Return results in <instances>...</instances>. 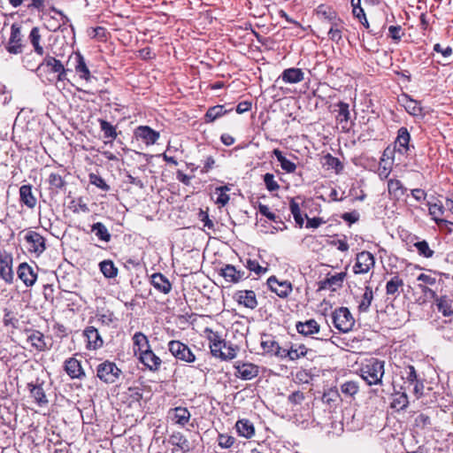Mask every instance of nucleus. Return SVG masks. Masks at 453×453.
<instances>
[{"label": "nucleus", "mask_w": 453, "mask_h": 453, "mask_svg": "<svg viewBox=\"0 0 453 453\" xmlns=\"http://www.w3.org/2000/svg\"><path fill=\"white\" fill-rule=\"evenodd\" d=\"M296 327L299 334H302L305 336H311L319 333V325L315 319H309L305 322H298Z\"/></svg>", "instance_id": "obj_23"}, {"label": "nucleus", "mask_w": 453, "mask_h": 453, "mask_svg": "<svg viewBox=\"0 0 453 453\" xmlns=\"http://www.w3.org/2000/svg\"><path fill=\"white\" fill-rule=\"evenodd\" d=\"M89 180L93 185L98 187L102 190L108 191L110 189L109 185L106 184L104 180L96 174H90Z\"/></svg>", "instance_id": "obj_58"}, {"label": "nucleus", "mask_w": 453, "mask_h": 453, "mask_svg": "<svg viewBox=\"0 0 453 453\" xmlns=\"http://www.w3.org/2000/svg\"><path fill=\"white\" fill-rule=\"evenodd\" d=\"M239 435L244 438H251L255 434L253 424L248 419L238 420L235 424Z\"/></svg>", "instance_id": "obj_28"}, {"label": "nucleus", "mask_w": 453, "mask_h": 453, "mask_svg": "<svg viewBox=\"0 0 453 453\" xmlns=\"http://www.w3.org/2000/svg\"><path fill=\"white\" fill-rule=\"evenodd\" d=\"M413 246L417 249L419 256H422L426 258H430L434 256V250L429 247V244L426 241H417L413 243Z\"/></svg>", "instance_id": "obj_40"}, {"label": "nucleus", "mask_w": 453, "mask_h": 453, "mask_svg": "<svg viewBox=\"0 0 453 453\" xmlns=\"http://www.w3.org/2000/svg\"><path fill=\"white\" fill-rule=\"evenodd\" d=\"M225 113L224 107L222 105H216L213 107H211L206 114H205V120L206 122H212L216 119L221 117Z\"/></svg>", "instance_id": "obj_49"}, {"label": "nucleus", "mask_w": 453, "mask_h": 453, "mask_svg": "<svg viewBox=\"0 0 453 453\" xmlns=\"http://www.w3.org/2000/svg\"><path fill=\"white\" fill-rule=\"evenodd\" d=\"M373 300L372 289L370 286H366L365 292L361 296V300L358 304V311L360 312H367Z\"/></svg>", "instance_id": "obj_33"}, {"label": "nucleus", "mask_w": 453, "mask_h": 453, "mask_svg": "<svg viewBox=\"0 0 453 453\" xmlns=\"http://www.w3.org/2000/svg\"><path fill=\"white\" fill-rule=\"evenodd\" d=\"M342 28H343L342 21L340 19H338L337 20H334L331 23V27L328 31L329 38L332 41L338 42L340 40H342Z\"/></svg>", "instance_id": "obj_36"}, {"label": "nucleus", "mask_w": 453, "mask_h": 453, "mask_svg": "<svg viewBox=\"0 0 453 453\" xmlns=\"http://www.w3.org/2000/svg\"><path fill=\"white\" fill-rule=\"evenodd\" d=\"M359 391L358 383L353 380H349L341 385V392L345 396L354 397Z\"/></svg>", "instance_id": "obj_39"}, {"label": "nucleus", "mask_w": 453, "mask_h": 453, "mask_svg": "<svg viewBox=\"0 0 453 453\" xmlns=\"http://www.w3.org/2000/svg\"><path fill=\"white\" fill-rule=\"evenodd\" d=\"M403 286V281L399 276H394L386 284V293L388 296H393L398 292L399 288Z\"/></svg>", "instance_id": "obj_41"}, {"label": "nucleus", "mask_w": 453, "mask_h": 453, "mask_svg": "<svg viewBox=\"0 0 453 453\" xmlns=\"http://www.w3.org/2000/svg\"><path fill=\"white\" fill-rule=\"evenodd\" d=\"M333 322L334 326L342 332H349L354 325L353 317L346 307H341L333 313Z\"/></svg>", "instance_id": "obj_6"}, {"label": "nucleus", "mask_w": 453, "mask_h": 453, "mask_svg": "<svg viewBox=\"0 0 453 453\" xmlns=\"http://www.w3.org/2000/svg\"><path fill=\"white\" fill-rule=\"evenodd\" d=\"M428 211L429 214L432 216L433 219L436 222H442L443 219H441L440 217L444 213V206L441 203H428Z\"/></svg>", "instance_id": "obj_44"}, {"label": "nucleus", "mask_w": 453, "mask_h": 453, "mask_svg": "<svg viewBox=\"0 0 453 453\" xmlns=\"http://www.w3.org/2000/svg\"><path fill=\"white\" fill-rule=\"evenodd\" d=\"M436 305L438 311L445 317L453 315V301L448 296H441L436 298Z\"/></svg>", "instance_id": "obj_32"}, {"label": "nucleus", "mask_w": 453, "mask_h": 453, "mask_svg": "<svg viewBox=\"0 0 453 453\" xmlns=\"http://www.w3.org/2000/svg\"><path fill=\"white\" fill-rule=\"evenodd\" d=\"M27 250L39 257L46 249L45 239L37 232L28 231L25 235Z\"/></svg>", "instance_id": "obj_7"}, {"label": "nucleus", "mask_w": 453, "mask_h": 453, "mask_svg": "<svg viewBox=\"0 0 453 453\" xmlns=\"http://www.w3.org/2000/svg\"><path fill=\"white\" fill-rule=\"evenodd\" d=\"M402 377L406 380L405 383L413 384L416 380H418L415 368L412 365H409L405 368Z\"/></svg>", "instance_id": "obj_56"}, {"label": "nucleus", "mask_w": 453, "mask_h": 453, "mask_svg": "<svg viewBox=\"0 0 453 453\" xmlns=\"http://www.w3.org/2000/svg\"><path fill=\"white\" fill-rule=\"evenodd\" d=\"M24 35L20 25L13 23L11 27V33L6 43V50L12 55L21 54L24 50Z\"/></svg>", "instance_id": "obj_3"}, {"label": "nucleus", "mask_w": 453, "mask_h": 453, "mask_svg": "<svg viewBox=\"0 0 453 453\" xmlns=\"http://www.w3.org/2000/svg\"><path fill=\"white\" fill-rule=\"evenodd\" d=\"M100 271L106 278H114L118 274V268L111 260H104L99 264Z\"/></svg>", "instance_id": "obj_37"}, {"label": "nucleus", "mask_w": 453, "mask_h": 453, "mask_svg": "<svg viewBox=\"0 0 453 453\" xmlns=\"http://www.w3.org/2000/svg\"><path fill=\"white\" fill-rule=\"evenodd\" d=\"M323 165L328 170H334L336 173H339L343 168L342 162L337 157L332 156L331 154H326L324 157Z\"/></svg>", "instance_id": "obj_38"}, {"label": "nucleus", "mask_w": 453, "mask_h": 453, "mask_svg": "<svg viewBox=\"0 0 453 453\" xmlns=\"http://www.w3.org/2000/svg\"><path fill=\"white\" fill-rule=\"evenodd\" d=\"M75 72L79 75V77L86 81H90L92 79V75L90 71L85 62L83 56L81 53L75 54Z\"/></svg>", "instance_id": "obj_21"}, {"label": "nucleus", "mask_w": 453, "mask_h": 453, "mask_svg": "<svg viewBox=\"0 0 453 453\" xmlns=\"http://www.w3.org/2000/svg\"><path fill=\"white\" fill-rule=\"evenodd\" d=\"M339 111L337 115V120L339 123L347 124L349 119V104L346 103H339L338 104Z\"/></svg>", "instance_id": "obj_50"}, {"label": "nucleus", "mask_w": 453, "mask_h": 453, "mask_svg": "<svg viewBox=\"0 0 453 453\" xmlns=\"http://www.w3.org/2000/svg\"><path fill=\"white\" fill-rule=\"evenodd\" d=\"M219 274L229 283H238L245 278V273L236 270L232 265H226L222 267Z\"/></svg>", "instance_id": "obj_13"}, {"label": "nucleus", "mask_w": 453, "mask_h": 453, "mask_svg": "<svg viewBox=\"0 0 453 453\" xmlns=\"http://www.w3.org/2000/svg\"><path fill=\"white\" fill-rule=\"evenodd\" d=\"M171 418L176 424L184 426L190 419L191 414L185 407H176L170 411Z\"/></svg>", "instance_id": "obj_22"}, {"label": "nucleus", "mask_w": 453, "mask_h": 453, "mask_svg": "<svg viewBox=\"0 0 453 453\" xmlns=\"http://www.w3.org/2000/svg\"><path fill=\"white\" fill-rule=\"evenodd\" d=\"M45 65L46 66L50 67L51 72L57 73L63 71V64L60 62V60L55 58L51 56H46L43 62L42 63V65Z\"/></svg>", "instance_id": "obj_46"}, {"label": "nucleus", "mask_w": 453, "mask_h": 453, "mask_svg": "<svg viewBox=\"0 0 453 453\" xmlns=\"http://www.w3.org/2000/svg\"><path fill=\"white\" fill-rule=\"evenodd\" d=\"M280 78L285 83L295 84L303 81L304 73L301 69L292 67L285 69Z\"/></svg>", "instance_id": "obj_20"}, {"label": "nucleus", "mask_w": 453, "mask_h": 453, "mask_svg": "<svg viewBox=\"0 0 453 453\" xmlns=\"http://www.w3.org/2000/svg\"><path fill=\"white\" fill-rule=\"evenodd\" d=\"M297 199L301 198H291L289 207L291 213L293 214V217L295 219V221L296 222V224L302 226L303 225L304 220L303 218L302 217L299 203L296 201Z\"/></svg>", "instance_id": "obj_42"}, {"label": "nucleus", "mask_w": 453, "mask_h": 453, "mask_svg": "<svg viewBox=\"0 0 453 453\" xmlns=\"http://www.w3.org/2000/svg\"><path fill=\"white\" fill-rule=\"evenodd\" d=\"M246 267L250 271L255 272L257 275L266 272V269L262 267L257 260L248 259Z\"/></svg>", "instance_id": "obj_60"}, {"label": "nucleus", "mask_w": 453, "mask_h": 453, "mask_svg": "<svg viewBox=\"0 0 453 453\" xmlns=\"http://www.w3.org/2000/svg\"><path fill=\"white\" fill-rule=\"evenodd\" d=\"M169 443L183 451H188L190 449L189 441L180 432L173 433L169 437Z\"/></svg>", "instance_id": "obj_29"}, {"label": "nucleus", "mask_w": 453, "mask_h": 453, "mask_svg": "<svg viewBox=\"0 0 453 453\" xmlns=\"http://www.w3.org/2000/svg\"><path fill=\"white\" fill-rule=\"evenodd\" d=\"M135 134L147 145L154 144L159 138V133L147 126H141L136 129Z\"/></svg>", "instance_id": "obj_16"}, {"label": "nucleus", "mask_w": 453, "mask_h": 453, "mask_svg": "<svg viewBox=\"0 0 453 453\" xmlns=\"http://www.w3.org/2000/svg\"><path fill=\"white\" fill-rule=\"evenodd\" d=\"M151 284L157 290L165 295L172 290V284L169 280L159 273L152 274Z\"/></svg>", "instance_id": "obj_19"}, {"label": "nucleus", "mask_w": 453, "mask_h": 453, "mask_svg": "<svg viewBox=\"0 0 453 453\" xmlns=\"http://www.w3.org/2000/svg\"><path fill=\"white\" fill-rule=\"evenodd\" d=\"M134 344V353L139 352V355L144 350L150 349L149 341L147 337L142 333H135L133 337Z\"/></svg>", "instance_id": "obj_34"}, {"label": "nucleus", "mask_w": 453, "mask_h": 453, "mask_svg": "<svg viewBox=\"0 0 453 453\" xmlns=\"http://www.w3.org/2000/svg\"><path fill=\"white\" fill-rule=\"evenodd\" d=\"M237 302L250 309H255L257 305L256 295L252 290H240L235 294Z\"/></svg>", "instance_id": "obj_18"}, {"label": "nucleus", "mask_w": 453, "mask_h": 453, "mask_svg": "<svg viewBox=\"0 0 453 453\" xmlns=\"http://www.w3.org/2000/svg\"><path fill=\"white\" fill-rule=\"evenodd\" d=\"M229 190V188L226 186H222L216 188V193L218 194V197L216 200V203L220 206H225L229 201V196L226 193Z\"/></svg>", "instance_id": "obj_52"}, {"label": "nucleus", "mask_w": 453, "mask_h": 453, "mask_svg": "<svg viewBox=\"0 0 453 453\" xmlns=\"http://www.w3.org/2000/svg\"><path fill=\"white\" fill-rule=\"evenodd\" d=\"M307 353V349L304 345H292L289 350H288L287 355L289 357L291 360H296L300 358L301 357H304Z\"/></svg>", "instance_id": "obj_47"}, {"label": "nucleus", "mask_w": 453, "mask_h": 453, "mask_svg": "<svg viewBox=\"0 0 453 453\" xmlns=\"http://www.w3.org/2000/svg\"><path fill=\"white\" fill-rule=\"evenodd\" d=\"M17 273L27 287H32L36 281V273L27 263H22L19 265Z\"/></svg>", "instance_id": "obj_10"}, {"label": "nucleus", "mask_w": 453, "mask_h": 453, "mask_svg": "<svg viewBox=\"0 0 453 453\" xmlns=\"http://www.w3.org/2000/svg\"><path fill=\"white\" fill-rule=\"evenodd\" d=\"M388 190L389 196L394 199H400L406 192V188L396 179H390L388 181Z\"/></svg>", "instance_id": "obj_25"}, {"label": "nucleus", "mask_w": 453, "mask_h": 453, "mask_svg": "<svg viewBox=\"0 0 453 453\" xmlns=\"http://www.w3.org/2000/svg\"><path fill=\"white\" fill-rule=\"evenodd\" d=\"M261 346H262L264 351H265L267 353L274 354L276 356H279V355L282 356L280 353V347L275 341H273L272 339L262 341Z\"/></svg>", "instance_id": "obj_48"}, {"label": "nucleus", "mask_w": 453, "mask_h": 453, "mask_svg": "<svg viewBox=\"0 0 453 453\" xmlns=\"http://www.w3.org/2000/svg\"><path fill=\"white\" fill-rule=\"evenodd\" d=\"M411 135L406 127H401L398 130L396 141L395 142V150L400 154H406L410 149L409 142Z\"/></svg>", "instance_id": "obj_14"}, {"label": "nucleus", "mask_w": 453, "mask_h": 453, "mask_svg": "<svg viewBox=\"0 0 453 453\" xmlns=\"http://www.w3.org/2000/svg\"><path fill=\"white\" fill-rule=\"evenodd\" d=\"M49 183L51 187L60 189L64 188L65 182L63 180L62 176L58 173H52L49 177Z\"/></svg>", "instance_id": "obj_55"}, {"label": "nucleus", "mask_w": 453, "mask_h": 453, "mask_svg": "<svg viewBox=\"0 0 453 453\" xmlns=\"http://www.w3.org/2000/svg\"><path fill=\"white\" fill-rule=\"evenodd\" d=\"M434 50L441 53L444 58H449L453 53V50L450 46L443 48L440 43L434 44Z\"/></svg>", "instance_id": "obj_62"}, {"label": "nucleus", "mask_w": 453, "mask_h": 453, "mask_svg": "<svg viewBox=\"0 0 453 453\" xmlns=\"http://www.w3.org/2000/svg\"><path fill=\"white\" fill-rule=\"evenodd\" d=\"M87 339V348L89 349H97L104 344V341L94 326H88L83 333Z\"/></svg>", "instance_id": "obj_12"}, {"label": "nucleus", "mask_w": 453, "mask_h": 453, "mask_svg": "<svg viewBox=\"0 0 453 453\" xmlns=\"http://www.w3.org/2000/svg\"><path fill=\"white\" fill-rule=\"evenodd\" d=\"M20 202L30 209L36 205V198L32 192L31 185H22L19 188Z\"/></svg>", "instance_id": "obj_24"}, {"label": "nucleus", "mask_w": 453, "mask_h": 453, "mask_svg": "<svg viewBox=\"0 0 453 453\" xmlns=\"http://www.w3.org/2000/svg\"><path fill=\"white\" fill-rule=\"evenodd\" d=\"M27 341L34 346L37 350H44L46 348V343L43 340V335L40 332H35L30 334L27 338Z\"/></svg>", "instance_id": "obj_43"}, {"label": "nucleus", "mask_w": 453, "mask_h": 453, "mask_svg": "<svg viewBox=\"0 0 453 453\" xmlns=\"http://www.w3.org/2000/svg\"><path fill=\"white\" fill-rule=\"evenodd\" d=\"M389 36L396 42H398L403 35L401 26H390L388 27Z\"/></svg>", "instance_id": "obj_61"}, {"label": "nucleus", "mask_w": 453, "mask_h": 453, "mask_svg": "<svg viewBox=\"0 0 453 453\" xmlns=\"http://www.w3.org/2000/svg\"><path fill=\"white\" fill-rule=\"evenodd\" d=\"M121 374V370L112 362L105 361L98 365L96 376L105 383H114Z\"/></svg>", "instance_id": "obj_5"}, {"label": "nucleus", "mask_w": 453, "mask_h": 453, "mask_svg": "<svg viewBox=\"0 0 453 453\" xmlns=\"http://www.w3.org/2000/svg\"><path fill=\"white\" fill-rule=\"evenodd\" d=\"M12 258L5 257L0 260V277L7 283L13 280V273L11 266Z\"/></svg>", "instance_id": "obj_30"}, {"label": "nucleus", "mask_w": 453, "mask_h": 453, "mask_svg": "<svg viewBox=\"0 0 453 453\" xmlns=\"http://www.w3.org/2000/svg\"><path fill=\"white\" fill-rule=\"evenodd\" d=\"M347 277L346 272H342L332 276H328L323 282L322 288H328L332 290H336L342 286L344 280Z\"/></svg>", "instance_id": "obj_27"}, {"label": "nucleus", "mask_w": 453, "mask_h": 453, "mask_svg": "<svg viewBox=\"0 0 453 453\" xmlns=\"http://www.w3.org/2000/svg\"><path fill=\"white\" fill-rule=\"evenodd\" d=\"M209 347L213 357L222 360H231L236 357L237 349L221 339L218 333H212L209 336Z\"/></svg>", "instance_id": "obj_2"}, {"label": "nucleus", "mask_w": 453, "mask_h": 453, "mask_svg": "<svg viewBox=\"0 0 453 453\" xmlns=\"http://www.w3.org/2000/svg\"><path fill=\"white\" fill-rule=\"evenodd\" d=\"M65 371L72 379H81L85 376L80 361L73 357L65 360Z\"/></svg>", "instance_id": "obj_17"}, {"label": "nucleus", "mask_w": 453, "mask_h": 453, "mask_svg": "<svg viewBox=\"0 0 453 453\" xmlns=\"http://www.w3.org/2000/svg\"><path fill=\"white\" fill-rule=\"evenodd\" d=\"M258 210H259V212L263 216L266 217L268 219H270L272 221L276 220V215L273 212L270 211V209L267 205L259 204Z\"/></svg>", "instance_id": "obj_64"}, {"label": "nucleus", "mask_w": 453, "mask_h": 453, "mask_svg": "<svg viewBox=\"0 0 453 453\" xmlns=\"http://www.w3.org/2000/svg\"><path fill=\"white\" fill-rule=\"evenodd\" d=\"M234 367L238 376L245 380H251L258 374V366L251 363L238 364Z\"/></svg>", "instance_id": "obj_15"}, {"label": "nucleus", "mask_w": 453, "mask_h": 453, "mask_svg": "<svg viewBox=\"0 0 453 453\" xmlns=\"http://www.w3.org/2000/svg\"><path fill=\"white\" fill-rule=\"evenodd\" d=\"M406 111L413 116H418L421 114V107L417 101L412 99H407L405 104Z\"/></svg>", "instance_id": "obj_54"}, {"label": "nucleus", "mask_w": 453, "mask_h": 453, "mask_svg": "<svg viewBox=\"0 0 453 453\" xmlns=\"http://www.w3.org/2000/svg\"><path fill=\"white\" fill-rule=\"evenodd\" d=\"M31 395L38 403H47L46 395L41 387H34L31 389Z\"/></svg>", "instance_id": "obj_57"}, {"label": "nucleus", "mask_w": 453, "mask_h": 453, "mask_svg": "<svg viewBox=\"0 0 453 453\" xmlns=\"http://www.w3.org/2000/svg\"><path fill=\"white\" fill-rule=\"evenodd\" d=\"M168 349L170 353L180 361L185 363H194L196 361V355L191 351L189 347L180 341H170L168 342Z\"/></svg>", "instance_id": "obj_4"}, {"label": "nucleus", "mask_w": 453, "mask_h": 453, "mask_svg": "<svg viewBox=\"0 0 453 453\" xmlns=\"http://www.w3.org/2000/svg\"><path fill=\"white\" fill-rule=\"evenodd\" d=\"M263 180L265 185L268 191L273 192L276 191L280 188V185L274 179V175L273 173H267L263 176Z\"/></svg>", "instance_id": "obj_53"}, {"label": "nucleus", "mask_w": 453, "mask_h": 453, "mask_svg": "<svg viewBox=\"0 0 453 453\" xmlns=\"http://www.w3.org/2000/svg\"><path fill=\"white\" fill-rule=\"evenodd\" d=\"M100 128L104 132V138H110L111 141L116 139L117 132L115 127L108 121L99 119Z\"/></svg>", "instance_id": "obj_45"}, {"label": "nucleus", "mask_w": 453, "mask_h": 453, "mask_svg": "<svg viewBox=\"0 0 453 453\" xmlns=\"http://www.w3.org/2000/svg\"><path fill=\"white\" fill-rule=\"evenodd\" d=\"M267 284L270 289L281 298L287 297L292 291V284L289 281H280L274 276L268 279Z\"/></svg>", "instance_id": "obj_9"}, {"label": "nucleus", "mask_w": 453, "mask_h": 453, "mask_svg": "<svg viewBox=\"0 0 453 453\" xmlns=\"http://www.w3.org/2000/svg\"><path fill=\"white\" fill-rule=\"evenodd\" d=\"M28 40L32 44L35 52L37 55L42 56L44 54L43 47L41 45L42 35L38 27H34L28 35Z\"/></svg>", "instance_id": "obj_26"}, {"label": "nucleus", "mask_w": 453, "mask_h": 453, "mask_svg": "<svg viewBox=\"0 0 453 453\" xmlns=\"http://www.w3.org/2000/svg\"><path fill=\"white\" fill-rule=\"evenodd\" d=\"M273 154L275 156L277 160L280 162L283 171L288 173H292L296 169V165L283 156V153L279 149H274Z\"/></svg>", "instance_id": "obj_31"}, {"label": "nucleus", "mask_w": 453, "mask_h": 453, "mask_svg": "<svg viewBox=\"0 0 453 453\" xmlns=\"http://www.w3.org/2000/svg\"><path fill=\"white\" fill-rule=\"evenodd\" d=\"M409 401L405 392L395 394V397L393 400L392 407L403 410L408 406Z\"/></svg>", "instance_id": "obj_51"}, {"label": "nucleus", "mask_w": 453, "mask_h": 453, "mask_svg": "<svg viewBox=\"0 0 453 453\" xmlns=\"http://www.w3.org/2000/svg\"><path fill=\"white\" fill-rule=\"evenodd\" d=\"M91 231L96 234V236L104 242H110L111 234L109 233L107 227L101 222H97L92 225Z\"/></svg>", "instance_id": "obj_35"}, {"label": "nucleus", "mask_w": 453, "mask_h": 453, "mask_svg": "<svg viewBox=\"0 0 453 453\" xmlns=\"http://www.w3.org/2000/svg\"><path fill=\"white\" fill-rule=\"evenodd\" d=\"M219 445L223 449H228L232 447L235 441L234 438L227 435L220 434L218 438Z\"/></svg>", "instance_id": "obj_59"}, {"label": "nucleus", "mask_w": 453, "mask_h": 453, "mask_svg": "<svg viewBox=\"0 0 453 453\" xmlns=\"http://www.w3.org/2000/svg\"><path fill=\"white\" fill-rule=\"evenodd\" d=\"M384 366V361L371 358L362 365L360 375L370 386L381 384V380L385 372Z\"/></svg>", "instance_id": "obj_1"}, {"label": "nucleus", "mask_w": 453, "mask_h": 453, "mask_svg": "<svg viewBox=\"0 0 453 453\" xmlns=\"http://www.w3.org/2000/svg\"><path fill=\"white\" fill-rule=\"evenodd\" d=\"M375 265V259L369 251H362L357 255L356 263L353 266L355 274L368 273Z\"/></svg>", "instance_id": "obj_8"}, {"label": "nucleus", "mask_w": 453, "mask_h": 453, "mask_svg": "<svg viewBox=\"0 0 453 453\" xmlns=\"http://www.w3.org/2000/svg\"><path fill=\"white\" fill-rule=\"evenodd\" d=\"M140 361L150 371L157 372L159 370L162 360L150 349L144 350L139 355Z\"/></svg>", "instance_id": "obj_11"}, {"label": "nucleus", "mask_w": 453, "mask_h": 453, "mask_svg": "<svg viewBox=\"0 0 453 453\" xmlns=\"http://www.w3.org/2000/svg\"><path fill=\"white\" fill-rule=\"evenodd\" d=\"M288 399L293 404H300L304 399V395L301 391H295L288 395Z\"/></svg>", "instance_id": "obj_63"}]
</instances>
